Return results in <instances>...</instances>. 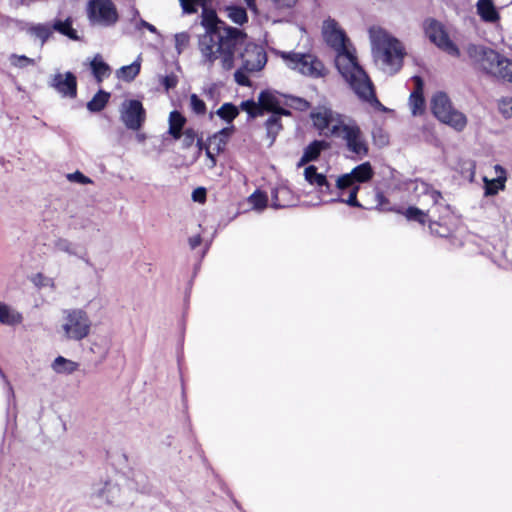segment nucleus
Listing matches in <instances>:
<instances>
[{
  "label": "nucleus",
  "mask_w": 512,
  "mask_h": 512,
  "mask_svg": "<svg viewBox=\"0 0 512 512\" xmlns=\"http://www.w3.org/2000/svg\"><path fill=\"white\" fill-rule=\"evenodd\" d=\"M120 118L128 129L139 130L146 118L142 103L139 100L124 101L120 108Z\"/></svg>",
  "instance_id": "15"
},
{
  "label": "nucleus",
  "mask_w": 512,
  "mask_h": 512,
  "mask_svg": "<svg viewBox=\"0 0 512 512\" xmlns=\"http://www.w3.org/2000/svg\"><path fill=\"white\" fill-rule=\"evenodd\" d=\"M304 177L311 185L319 187L321 193H330V185L325 175L318 173L314 165H310L304 170Z\"/></svg>",
  "instance_id": "19"
},
{
  "label": "nucleus",
  "mask_w": 512,
  "mask_h": 512,
  "mask_svg": "<svg viewBox=\"0 0 512 512\" xmlns=\"http://www.w3.org/2000/svg\"><path fill=\"white\" fill-rule=\"evenodd\" d=\"M125 482V478L119 474L95 482L91 487L90 500L95 505L119 504L125 496L123 488Z\"/></svg>",
  "instance_id": "7"
},
{
  "label": "nucleus",
  "mask_w": 512,
  "mask_h": 512,
  "mask_svg": "<svg viewBox=\"0 0 512 512\" xmlns=\"http://www.w3.org/2000/svg\"><path fill=\"white\" fill-rule=\"evenodd\" d=\"M431 109L435 117L456 131H463L467 125L466 116L452 107L448 96L439 92L431 100Z\"/></svg>",
  "instance_id": "10"
},
{
  "label": "nucleus",
  "mask_w": 512,
  "mask_h": 512,
  "mask_svg": "<svg viewBox=\"0 0 512 512\" xmlns=\"http://www.w3.org/2000/svg\"><path fill=\"white\" fill-rule=\"evenodd\" d=\"M55 247L58 251L67 253L69 255H73V256L78 255V252H77L78 249H77L76 245L66 239H58L55 242Z\"/></svg>",
  "instance_id": "38"
},
{
  "label": "nucleus",
  "mask_w": 512,
  "mask_h": 512,
  "mask_svg": "<svg viewBox=\"0 0 512 512\" xmlns=\"http://www.w3.org/2000/svg\"><path fill=\"white\" fill-rule=\"evenodd\" d=\"M273 8L277 11L289 10L293 8L298 0H269Z\"/></svg>",
  "instance_id": "44"
},
{
  "label": "nucleus",
  "mask_w": 512,
  "mask_h": 512,
  "mask_svg": "<svg viewBox=\"0 0 512 512\" xmlns=\"http://www.w3.org/2000/svg\"><path fill=\"white\" fill-rule=\"evenodd\" d=\"M192 200L198 203H204L206 200V189L204 187H198L192 192Z\"/></svg>",
  "instance_id": "49"
},
{
  "label": "nucleus",
  "mask_w": 512,
  "mask_h": 512,
  "mask_svg": "<svg viewBox=\"0 0 512 512\" xmlns=\"http://www.w3.org/2000/svg\"><path fill=\"white\" fill-rule=\"evenodd\" d=\"M180 5L187 14H193L197 11V6H200L198 0H179Z\"/></svg>",
  "instance_id": "46"
},
{
  "label": "nucleus",
  "mask_w": 512,
  "mask_h": 512,
  "mask_svg": "<svg viewBox=\"0 0 512 512\" xmlns=\"http://www.w3.org/2000/svg\"><path fill=\"white\" fill-rule=\"evenodd\" d=\"M423 30L425 36L440 50L453 56L459 57L460 50L450 39L445 26L434 18H427L423 21Z\"/></svg>",
  "instance_id": "11"
},
{
  "label": "nucleus",
  "mask_w": 512,
  "mask_h": 512,
  "mask_svg": "<svg viewBox=\"0 0 512 512\" xmlns=\"http://www.w3.org/2000/svg\"><path fill=\"white\" fill-rule=\"evenodd\" d=\"M246 70L243 69V66H241L238 70L234 73V79L237 84L241 86H250V80L248 76L246 75Z\"/></svg>",
  "instance_id": "48"
},
{
  "label": "nucleus",
  "mask_w": 512,
  "mask_h": 512,
  "mask_svg": "<svg viewBox=\"0 0 512 512\" xmlns=\"http://www.w3.org/2000/svg\"><path fill=\"white\" fill-rule=\"evenodd\" d=\"M372 135L376 144L383 146L388 143V137L382 133L381 129L373 131Z\"/></svg>",
  "instance_id": "51"
},
{
  "label": "nucleus",
  "mask_w": 512,
  "mask_h": 512,
  "mask_svg": "<svg viewBox=\"0 0 512 512\" xmlns=\"http://www.w3.org/2000/svg\"><path fill=\"white\" fill-rule=\"evenodd\" d=\"M395 211L397 213L403 214L406 217V219L409 221H416L422 225L425 224V222H426L427 214L423 210H421L417 207L411 206V207H408L404 211H402V210H395Z\"/></svg>",
  "instance_id": "34"
},
{
  "label": "nucleus",
  "mask_w": 512,
  "mask_h": 512,
  "mask_svg": "<svg viewBox=\"0 0 512 512\" xmlns=\"http://www.w3.org/2000/svg\"><path fill=\"white\" fill-rule=\"evenodd\" d=\"M483 182L485 184V195L486 196L496 195L499 191L505 189L506 182H502V185L498 184L496 182V178L488 179L487 177H484Z\"/></svg>",
  "instance_id": "37"
},
{
  "label": "nucleus",
  "mask_w": 512,
  "mask_h": 512,
  "mask_svg": "<svg viewBox=\"0 0 512 512\" xmlns=\"http://www.w3.org/2000/svg\"><path fill=\"white\" fill-rule=\"evenodd\" d=\"M140 68L141 56H138L137 59L130 65L122 66L120 69H118L116 75L119 79L130 82L134 80V78L139 74Z\"/></svg>",
  "instance_id": "26"
},
{
  "label": "nucleus",
  "mask_w": 512,
  "mask_h": 512,
  "mask_svg": "<svg viewBox=\"0 0 512 512\" xmlns=\"http://www.w3.org/2000/svg\"><path fill=\"white\" fill-rule=\"evenodd\" d=\"M200 244H201V237H200V235H196V236H193V237L189 238V245H190L191 249H195Z\"/></svg>",
  "instance_id": "55"
},
{
  "label": "nucleus",
  "mask_w": 512,
  "mask_h": 512,
  "mask_svg": "<svg viewBox=\"0 0 512 512\" xmlns=\"http://www.w3.org/2000/svg\"><path fill=\"white\" fill-rule=\"evenodd\" d=\"M87 17L93 26L111 27L117 23L119 15L111 0H90L87 5Z\"/></svg>",
  "instance_id": "12"
},
{
  "label": "nucleus",
  "mask_w": 512,
  "mask_h": 512,
  "mask_svg": "<svg viewBox=\"0 0 512 512\" xmlns=\"http://www.w3.org/2000/svg\"><path fill=\"white\" fill-rule=\"evenodd\" d=\"M190 106L192 111L197 115H204L206 112V104L196 94L190 96Z\"/></svg>",
  "instance_id": "42"
},
{
  "label": "nucleus",
  "mask_w": 512,
  "mask_h": 512,
  "mask_svg": "<svg viewBox=\"0 0 512 512\" xmlns=\"http://www.w3.org/2000/svg\"><path fill=\"white\" fill-rule=\"evenodd\" d=\"M138 138H139L140 140H142V139H144V136H143V135H138Z\"/></svg>",
  "instance_id": "58"
},
{
  "label": "nucleus",
  "mask_w": 512,
  "mask_h": 512,
  "mask_svg": "<svg viewBox=\"0 0 512 512\" xmlns=\"http://www.w3.org/2000/svg\"><path fill=\"white\" fill-rule=\"evenodd\" d=\"M198 1H199V3H200V5H201V6L205 7V6H204V2H205L206 0H198Z\"/></svg>",
  "instance_id": "57"
},
{
  "label": "nucleus",
  "mask_w": 512,
  "mask_h": 512,
  "mask_svg": "<svg viewBox=\"0 0 512 512\" xmlns=\"http://www.w3.org/2000/svg\"><path fill=\"white\" fill-rule=\"evenodd\" d=\"M416 88L411 93L409 98V105L411 108V112L414 116L422 114L424 111V98L422 95L423 90V82L419 76L413 77Z\"/></svg>",
  "instance_id": "17"
},
{
  "label": "nucleus",
  "mask_w": 512,
  "mask_h": 512,
  "mask_svg": "<svg viewBox=\"0 0 512 512\" xmlns=\"http://www.w3.org/2000/svg\"><path fill=\"white\" fill-rule=\"evenodd\" d=\"M280 116L281 115H271L265 123L266 134L267 138L269 139V146L274 143L278 133L282 129Z\"/></svg>",
  "instance_id": "31"
},
{
  "label": "nucleus",
  "mask_w": 512,
  "mask_h": 512,
  "mask_svg": "<svg viewBox=\"0 0 512 512\" xmlns=\"http://www.w3.org/2000/svg\"><path fill=\"white\" fill-rule=\"evenodd\" d=\"M295 103L294 106L299 110H306L309 108V102L301 98H291Z\"/></svg>",
  "instance_id": "54"
},
{
  "label": "nucleus",
  "mask_w": 512,
  "mask_h": 512,
  "mask_svg": "<svg viewBox=\"0 0 512 512\" xmlns=\"http://www.w3.org/2000/svg\"><path fill=\"white\" fill-rule=\"evenodd\" d=\"M67 179L71 182H76V183L83 184V185L92 183V180L90 178H88L87 176H85L80 171L69 173L67 175Z\"/></svg>",
  "instance_id": "47"
},
{
  "label": "nucleus",
  "mask_w": 512,
  "mask_h": 512,
  "mask_svg": "<svg viewBox=\"0 0 512 512\" xmlns=\"http://www.w3.org/2000/svg\"><path fill=\"white\" fill-rule=\"evenodd\" d=\"M29 34L41 41L43 45L53 34V28L48 23L33 24L28 28Z\"/></svg>",
  "instance_id": "30"
},
{
  "label": "nucleus",
  "mask_w": 512,
  "mask_h": 512,
  "mask_svg": "<svg viewBox=\"0 0 512 512\" xmlns=\"http://www.w3.org/2000/svg\"><path fill=\"white\" fill-rule=\"evenodd\" d=\"M310 117L320 134L341 139L346 149L358 159L368 156L369 143L356 120L325 106L315 108Z\"/></svg>",
  "instance_id": "3"
},
{
  "label": "nucleus",
  "mask_w": 512,
  "mask_h": 512,
  "mask_svg": "<svg viewBox=\"0 0 512 512\" xmlns=\"http://www.w3.org/2000/svg\"><path fill=\"white\" fill-rule=\"evenodd\" d=\"M163 85L167 90L174 88L177 85V77L175 75L166 76L163 80Z\"/></svg>",
  "instance_id": "53"
},
{
  "label": "nucleus",
  "mask_w": 512,
  "mask_h": 512,
  "mask_svg": "<svg viewBox=\"0 0 512 512\" xmlns=\"http://www.w3.org/2000/svg\"><path fill=\"white\" fill-rule=\"evenodd\" d=\"M328 146V143L324 140L313 141L304 149L298 166H302L310 161L316 160L319 157L321 151L328 148Z\"/></svg>",
  "instance_id": "21"
},
{
  "label": "nucleus",
  "mask_w": 512,
  "mask_h": 512,
  "mask_svg": "<svg viewBox=\"0 0 512 512\" xmlns=\"http://www.w3.org/2000/svg\"><path fill=\"white\" fill-rule=\"evenodd\" d=\"M476 9L484 22L495 23L500 19V15L492 0H478Z\"/></svg>",
  "instance_id": "18"
},
{
  "label": "nucleus",
  "mask_w": 512,
  "mask_h": 512,
  "mask_svg": "<svg viewBox=\"0 0 512 512\" xmlns=\"http://www.w3.org/2000/svg\"><path fill=\"white\" fill-rule=\"evenodd\" d=\"M232 132L233 127L223 128L213 136L209 137L207 143L213 146V150H215L216 153H219L224 149Z\"/></svg>",
  "instance_id": "24"
},
{
  "label": "nucleus",
  "mask_w": 512,
  "mask_h": 512,
  "mask_svg": "<svg viewBox=\"0 0 512 512\" xmlns=\"http://www.w3.org/2000/svg\"><path fill=\"white\" fill-rule=\"evenodd\" d=\"M283 97L276 91L265 90L259 94L258 102L246 100L241 103L240 107L251 118L262 115L263 111L271 112L272 115H290V112L282 107Z\"/></svg>",
  "instance_id": "8"
},
{
  "label": "nucleus",
  "mask_w": 512,
  "mask_h": 512,
  "mask_svg": "<svg viewBox=\"0 0 512 512\" xmlns=\"http://www.w3.org/2000/svg\"><path fill=\"white\" fill-rule=\"evenodd\" d=\"M466 52L471 61L485 74L512 83V59L496 50L478 44H469Z\"/></svg>",
  "instance_id": "5"
},
{
  "label": "nucleus",
  "mask_w": 512,
  "mask_h": 512,
  "mask_svg": "<svg viewBox=\"0 0 512 512\" xmlns=\"http://www.w3.org/2000/svg\"><path fill=\"white\" fill-rule=\"evenodd\" d=\"M238 58L241 59L243 69L248 72L260 71L267 62L264 49L260 45L247 42V37L241 49L238 50L235 61Z\"/></svg>",
  "instance_id": "14"
},
{
  "label": "nucleus",
  "mask_w": 512,
  "mask_h": 512,
  "mask_svg": "<svg viewBox=\"0 0 512 512\" xmlns=\"http://www.w3.org/2000/svg\"><path fill=\"white\" fill-rule=\"evenodd\" d=\"M92 73L98 82L110 74V67L105 63L100 55H96L90 63Z\"/></svg>",
  "instance_id": "28"
},
{
  "label": "nucleus",
  "mask_w": 512,
  "mask_h": 512,
  "mask_svg": "<svg viewBox=\"0 0 512 512\" xmlns=\"http://www.w3.org/2000/svg\"><path fill=\"white\" fill-rule=\"evenodd\" d=\"M414 191L419 198H427V203L431 205L438 204L439 200L442 198L439 191L433 189L425 182H415Z\"/></svg>",
  "instance_id": "22"
},
{
  "label": "nucleus",
  "mask_w": 512,
  "mask_h": 512,
  "mask_svg": "<svg viewBox=\"0 0 512 512\" xmlns=\"http://www.w3.org/2000/svg\"><path fill=\"white\" fill-rule=\"evenodd\" d=\"M498 107L504 117H512V98H502L499 101Z\"/></svg>",
  "instance_id": "45"
},
{
  "label": "nucleus",
  "mask_w": 512,
  "mask_h": 512,
  "mask_svg": "<svg viewBox=\"0 0 512 512\" xmlns=\"http://www.w3.org/2000/svg\"><path fill=\"white\" fill-rule=\"evenodd\" d=\"M249 203L256 210H263L268 204V197L259 191H255L248 198Z\"/></svg>",
  "instance_id": "36"
},
{
  "label": "nucleus",
  "mask_w": 512,
  "mask_h": 512,
  "mask_svg": "<svg viewBox=\"0 0 512 512\" xmlns=\"http://www.w3.org/2000/svg\"><path fill=\"white\" fill-rule=\"evenodd\" d=\"M494 171H495V178H496V182L498 184H501L502 185V182H506L507 180V177H506V170L499 164L495 165L494 166Z\"/></svg>",
  "instance_id": "50"
},
{
  "label": "nucleus",
  "mask_w": 512,
  "mask_h": 512,
  "mask_svg": "<svg viewBox=\"0 0 512 512\" xmlns=\"http://www.w3.org/2000/svg\"><path fill=\"white\" fill-rule=\"evenodd\" d=\"M91 325V320L84 310L69 309L64 311L61 329L66 340H83L90 334Z\"/></svg>",
  "instance_id": "9"
},
{
  "label": "nucleus",
  "mask_w": 512,
  "mask_h": 512,
  "mask_svg": "<svg viewBox=\"0 0 512 512\" xmlns=\"http://www.w3.org/2000/svg\"><path fill=\"white\" fill-rule=\"evenodd\" d=\"M183 148L191 147L197 139V133L192 128H187L181 133Z\"/></svg>",
  "instance_id": "43"
},
{
  "label": "nucleus",
  "mask_w": 512,
  "mask_h": 512,
  "mask_svg": "<svg viewBox=\"0 0 512 512\" xmlns=\"http://www.w3.org/2000/svg\"><path fill=\"white\" fill-rule=\"evenodd\" d=\"M186 119L178 111H172L169 115V130L168 133L176 140L181 138L182 129L185 125Z\"/></svg>",
  "instance_id": "25"
},
{
  "label": "nucleus",
  "mask_w": 512,
  "mask_h": 512,
  "mask_svg": "<svg viewBox=\"0 0 512 512\" xmlns=\"http://www.w3.org/2000/svg\"><path fill=\"white\" fill-rule=\"evenodd\" d=\"M49 86L64 98L74 99L77 96V79L72 72L55 73Z\"/></svg>",
  "instance_id": "16"
},
{
  "label": "nucleus",
  "mask_w": 512,
  "mask_h": 512,
  "mask_svg": "<svg viewBox=\"0 0 512 512\" xmlns=\"http://www.w3.org/2000/svg\"><path fill=\"white\" fill-rule=\"evenodd\" d=\"M51 28H53V32L56 31L72 40L78 39L76 30L72 28V20L70 17L66 18L65 20H55L51 25Z\"/></svg>",
  "instance_id": "27"
},
{
  "label": "nucleus",
  "mask_w": 512,
  "mask_h": 512,
  "mask_svg": "<svg viewBox=\"0 0 512 512\" xmlns=\"http://www.w3.org/2000/svg\"><path fill=\"white\" fill-rule=\"evenodd\" d=\"M216 114L223 120L227 122H231L234 120L238 114L239 111L236 106H234L231 103H224L217 111Z\"/></svg>",
  "instance_id": "35"
},
{
  "label": "nucleus",
  "mask_w": 512,
  "mask_h": 512,
  "mask_svg": "<svg viewBox=\"0 0 512 512\" xmlns=\"http://www.w3.org/2000/svg\"><path fill=\"white\" fill-rule=\"evenodd\" d=\"M142 28H146L147 30H149L151 33H157V29L154 25L148 23L147 21L143 20V19H140L137 23H136V29L138 30H141Z\"/></svg>",
  "instance_id": "52"
},
{
  "label": "nucleus",
  "mask_w": 512,
  "mask_h": 512,
  "mask_svg": "<svg viewBox=\"0 0 512 512\" xmlns=\"http://www.w3.org/2000/svg\"><path fill=\"white\" fill-rule=\"evenodd\" d=\"M23 322V315L10 305L0 301V323L7 326H16Z\"/></svg>",
  "instance_id": "20"
},
{
  "label": "nucleus",
  "mask_w": 512,
  "mask_h": 512,
  "mask_svg": "<svg viewBox=\"0 0 512 512\" xmlns=\"http://www.w3.org/2000/svg\"><path fill=\"white\" fill-rule=\"evenodd\" d=\"M226 11L228 18L235 24L242 25L248 20L247 12L243 7L229 6Z\"/></svg>",
  "instance_id": "33"
},
{
  "label": "nucleus",
  "mask_w": 512,
  "mask_h": 512,
  "mask_svg": "<svg viewBox=\"0 0 512 512\" xmlns=\"http://www.w3.org/2000/svg\"><path fill=\"white\" fill-rule=\"evenodd\" d=\"M197 146L199 147V153L205 149L206 156L209 158V168H213L216 165V158H215V150H213V146L210 144L204 145L203 142L200 139H197Z\"/></svg>",
  "instance_id": "41"
},
{
  "label": "nucleus",
  "mask_w": 512,
  "mask_h": 512,
  "mask_svg": "<svg viewBox=\"0 0 512 512\" xmlns=\"http://www.w3.org/2000/svg\"><path fill=\"white\" fill-rule=\"evenodd\" d=\"M11 65L17 68H25L29 65H34L35 61L25 55L12 54L9 58Z\"/></svg>",
  "instance_id": "39"
},
{
  "label": "nucleus",
  "mask_w": 512,
  "mask_h": 512,
  "mask_svg": "<svg viewBox=\"0 0 512 512\" xmlns=\"http://www.w3.org/2000/svg\"><path fill=\"white\" fill-rule=\"evenodd\" d=\"M51 368L58 374H72L79 368V364L75 361L67 359L63 356H58L51 364Z\"/></svg>",
  "instance_id": "23"
},
{
  "label": "nucleus",
  "mask_w": 512,
  "mask_h": 512,
  "mask_svg": "<svg viewBox=\"0 0 512 512\" xmlns=\"http://www.w3.org/2000/svg\"><path fill=\"white\" fill-rule=\"evenodd\" d=\"M286 65L305 76L318 78L324 75V65L312 54L283 53Z\"/></svg>",
  "instance_id": "13"
},
{
  "label": "nucleus",
  "mask_w": 512,
  "mask_h": 512,
  "mask_svg": "<svg viewBox=\"0 0 512 512\" xmlns=\"http://www.w3.org/2000/svg\"><path fill=\"white\" fill-rule=\"evenodd\" d=\"M369 39L375 63L388 74L398 72L403 64L405 50L402 43L381 27L369 29Z\"/></svg>",
  "instance_id": "4"
},
{
  "label": "nucleus",
  "mask_w": 512,
  "mask_h": 512,
  "mask_svg": "<svg viewBox=\"0 0 512 512\" xmlns=\"http://www.w3.org/2000/svg\"><path fill=\"white\" fill-rule=\"evenodd\" d=\"M322 35L326 44L336 52V68L355 95L362 102L384 109L375 95L370 77L358 62L355 48L339 24L332 18L324 20Z\"/></svg>",
  "instance_id": "2"
},
{
  "label": "nucleus",
  "mask_w": 512,
  "mask_h": 512,
  "mask_svg": "<svg viewBox=\"0 0 512 512\" xmlns=\"http://www.w3.org/2000/svg\"><path fill=\"white\" fill-rule=\"evenodd\" d=\"M373 174L370 162H364L354 167L350 173L339 176L336 180V188L339 191L338 198L331 201H338L352 207L361 208L362 205L357 200L359 184L369 181Z\"/></svg>",
  "instance_id": "6"
},
{
  "label": "nucleus",
  "mask_w": 512,
  "mask_h": 512,
  "mask_svg": "<svg viewBox=\"0 0 512 512\" xmlns=\"http://www.w3.org/2000/svg\"><path fill=\"white\" fill-rule=\"evenodd\" d=\"M248 8L254 12L257 11L256 0H244Z\"/></svg>",
  "instance_id": "56"
},
{
  "label": "nucleus",
  "mask_w": 512,
  "mask_h": 512,
  "mask_svg": "<svg viewBox=\"0 0 512 512\" xmlns=\"http://www.w3.org/2000/svg\"><path fill=\"white\" fill-rule=\"evenodd\" d=\"M289 193L290 192L286 187L273 189L271 193V206L275 209L291 206L292 202L286 199Z\"/></svg>",
  "instance_id": "29"
},
{
  "label": "nucleus",
  "mask_w": 512,
  "mask_h": 512,
  "mask_svg": "<svg viewBox=\"0 0 512 512\" xmlns=\"http://www.w3.org/2000/svg\"><path fill=\"white\" fill-rule=\"evenodd\" d=\"M109 97H110L109 93H107L103 90H100L87 103V109L91 112H99V111L103 110L109 100Z\"/></svg>",
  "instance_id": "32"
},
{
  "label": "nucleus",
  "mask_w": 512,
  "mask_h": 512,
  "mask_svg": "<svg viewBox=\"0 0 512 512\" xmlns=\"http://www.w3.org/2000/svg\"><path fill=\"white\" fill-rule=\"evenodd\" d=\"M201 25L205 31L198 35L197 40L200 62L208 68L218 65L224 72L231 71L246 33L220 21L216 12L206 7L202 10Z\"/></svg>",
  "instance_id": "1"
},
{
  "label": "nucleus",
  "mask_w": 512,
  "mask_h": 512,
  "mask_svg": "<svg viewBox=\"0 0 512 512\" xmlns=\"http://www.w3.org/2000/svg\"><path fill=\"white\" fill-rule=\"evenodd\" d=\"M175 49L178 54H181L189 45L190 35L187 32L175 34Z\"/></svg>",
  "instance_id": "40"
}]
</instances>
